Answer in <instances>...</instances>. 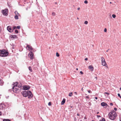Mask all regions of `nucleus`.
Instances as JSON below:
<instances>
[{
    "mask_svg": "<svg viewBox=\"0 0 121 121\" xmlns=\"http://www.w3.org/2000/svg\"><path fill=\"white\" fill-rule=\"evenodd\" d=\"M22 95L24 97H26L28 96L29 98H31L33 96L32 93L30 91H24L22 92Z\"/></svg>",
    "mask_w": 121,
    "mask_h": 121,
    "instance_id": "obj_1",
    "label": "nucleus"
},
{
    "mask_svg": "<svg viewBox=\"0 0 121 121\" xmlns=\"http://www.w3.org/2000/svg\"><path fill=\"white\" fill-rule=\"evenodd\" d=\"M117 115L116 113L114 111L110 112L108 114L109 118L112 120H114L115 119Z\"/></svg>",
    "mask_w": 121,
    "mask_h": 121,
    "instance_id": "obj_2",
    "label": "nucleus"
},
{
    "mask_svg": "<svg viewBox=\"0 0 121 121\" xmlns=\"http://www.w3.org/2000/svg\"><path fill=\"white\" fill-rule=\"evenodd\" d=\"M8 52L6 51V50H0V56L2 57H5L8 55Z\"/></svg>",
    "mask_w": 121,
    "mask_h": 121,
    "instance_id": "obj_3",
    "label": "nucleus"
},
{
    "mask_svg": "<svg viewBox=\"0 0 121 121\" xmlns=\"http://www.w3.org/2000/svg\"><path fill=\"white\" fill-rule=\"evenodd\" d=\"M16 85H14L12 88L13 91L14 92L18 93L20 91V90L17 88V87L16 86Z\"/></svg>",
    "mask_w": 121,
    "mask_h": 121,
    "instance_id": "obj_4",
    "label": "nucleus"
},
{
    "mask_svg": "<svg viewBox=\"0 0 121 121\" xmlns=\"http://www.w3.org/2000/svg\"><path fill=\"white\" fill-rule=\"evenodd\" d=\"M101 63L102 65L104 66H105L107 68L108 67L107 64L105 61L104 58L103 57H101Z\"/></svg>",
    "mask_w": 121,
    "mask_h": 121,
    "instance_id": "obj_5",
    "label": "nucleus"
},
{
    "mask_svg": "<svg viewBox=\"0 0 121 121\" xmlns=\"http://www.w3.org/2000/svg\"><path fill=\"white\" fill-rule=\"evenodd\" d=\"M8 9H6L4 10H2V12L3 14L5 16H7L8 15Z\"/></svg>",
    "mask_w": 121,
    "mask_h": 121,
    "instance_id": "obj_6",
    "label": "nucleus"
},
{
    "mask_svg": "<svg viewBox=\"0 0 121 121\" xmlns=\"http://www.w3.org/2000/svg\"><path fill=\"white\" fill-rule=\"evenodd\" d=\"M33 53L32 52H30L29 53L28 56L29 57H30V59L32 60L33 59Z\"/></svg>",
    "mask_w": 121,
    "mask_h": 121,
    "instance_id": "obj_7",
    "label": "nucleus"
},
{
    "mask_svg": "<svg viewBox=\"0 0 121 121\" xmlns=\"http://www.w3.org/2000/svg\"><path fill=\"white\" fill-rule=\"evenodd\" d=\"M10 38L12 39H14L17 38V37L16 35H12L10 36Z\"/></svg>",
    "mask_w": 121,
    "mask_h": 121,
    "instance_id": "obj_8",
    "label": "nucleus"
},
{
    "mask_svg": "<svg viewBox=\"0 0 121 121\" xmlns=\"http://www.w3.org/2000/svg\"><path fill=\"white\" fill-rule=\"evenodd\" d=\"M30 87L29 86L25 85L23 86V89L24 90H27L30 89Z\"/></svg>",
    "mask_w": 121,
    "mask_h": 121,
    "instance_id": "obj_9",
    "label": "nucleus"
},
{
    "mask_svg": "<svg viewBox=\"0 0 121 121\" xmlns=\"http://www.w3.org/2000/svg\"><path fill=\"white\" fill-rule=\"evenodd\" d=\"M5 106V105L3 104H0V109L3 110Z\"/></svg>",
    "mask_w": 121,
    "mask_h": 121,
    "instance_id": "obj_10",
    "label": "nucleus"
},
{
    "mask_svg": "<svg viewBox=\"0 0 121 121\" xmlns=\"http://www.w3.org/2000/svg\"><path fill=\"white\" fill-rule=\"evenodd\" d=\"M7 30L10 32H11L13 31L11 30L10 26H9L7 27Z\"/></svg>",
    "mask_w": 121,
    "mask_h": 121,
    "instance_id": "obj_11",
    "label": "nucleus"
},
{
    "mask_svg": "<svg viewBox=\"0 0 121 121\" xmlns=\"http://www.w3.org/2000/svg\"><path fill=\"white\" fill-rule=\"evenodd\" d=\"M27 47H28V48L29 49V51L32 50L33 49L32 48L31 46L29 45H27L26 48Z\"/></svg>",
    "mask_w": 121,
    "mask_h": 121,
    "instance_id": "obj_12",
    "label": "nucleus"
},
{
    "mask_svg": "<svg viewBox=\"0 0 121 121\" xmlns=\"http://www.w3.org/2000/svg\"><path fill=\"white\" fill-rule=\"evenodd\" d=\"M88 68L90 69L91 71H92L93 70L94 68L92 65H90L88 67Z\"/></svg>",
    "mask_w": 121,
    "mask_h": 121,
    "instance_id": "obj_13",
    "label": "nucleus"
},
{
    "mask_svg": "<svg viewBox=\"0 0 121 121\" xmlns=\"http://www.w3.org/2000/svg\"><path fill=\"white\" fill-rule=\"evenodd\" d=\"M101 105L102 106H104L107 105V104L104 102H102L101 103Z\"/></svg>",
    "mask_w": 121,
    "mask_h": 121,
    "instance_id": "obj_14",
    "label": "nucleus"
},
{
    "mask_svg": "<svg viewBox=\"0 0 121 121\" xmlns=\"http://www.w3.org/2000/svg\"><path fill=\"white\" fill-rule=\"evenodd\" d=\"M65 102V99H63L62 100L61 102V104L63 105L64 104Z\"/></svg>",
    "mask_w": 121,
    "mask_h": 121,
    "instance_id": "obj_15",
    "label": "nucleus"
},
{
    "mask_svg": "<svg viewBox=\"0 0 121 121\" xmlns=\"http://www.w3.org/2000/svg\"><path fill=\"white\" fill-rule=\"evenodd\" d=\"M14 18L16 19H18V15H16L14 17Z\"/></svg>",
    "mask_w": 121,
    "mask_h": 121,
    "instance_id": "obj_16",
    "label": "nucleus"
},
{
    "mask_svg": "<svg viewBox=\"0 0 121 121\" xmlns=\"http://www.w3.org/2000/svg\"><path fill=\"white\" fill-rule=\"evenodd\" d=\"M13 85L14 86V85H16V86L17 87V85L18 84V83L17 82H16L15 83H13Z\"/></svg>",
    "mask_w": 121,
    "mask_h": 121,
    "instance_id": "obj_17",
    "label": "nucleus"
},
{
    "mask_svg": "<svg viewBox=\"0 0 121 121\" xmlns=\"http://www.w3.org/2000/svg\"><path fill=\"white\" fill-rule=\"evenodd\" d=\"M3 84V81L2 80H0V85L1 86H2V85Z\"/></svg>",
    "mask_w": 121,
    "mask_h": 121,
    "instance_id": "obj_18",
    "label": "nucleus"
},
{
    "mask_svg": "<svg viewBox=\"0 0 121 121\" xmlns=\"http://www.w3.org/2000/svg\"><path fill=\"white\" fill-rule=\"evenodd\" d=\"M14 13L16 15H19L18 13V12L17 11H15L14 12Z\"/></svg>",
    "mask_w": 121,
    "mask_h": 121,
    "instance_id": "obj_19",
    "label": "nucleus"
},
{
    "mask_svg": "<svg viewBox=\"0 0 121 121\" xmlns=\"http://www.w3.org/2000/svg\"><path fill=\"white\" fill-rule=\"evenodd\" d=\"M30 72H32V69L31 68V67L30 66H29L28 68Z\"/></svg>",
    "mask_w": 121,
    "mask_h": 121,
    "instance_id": "obj_20",
    "label": "nucleus"
},
{
    "mask_svg": "<svg viewBox=\"0 0 121 121\" xmlns=\"http://www.w3.org/2000/svg\"><path fill=\"white\" fill-rule=\"evenodd\" d=\"M112 16V17L113 18H115L116 17V15L115 14H113Z\"/></svg>",
    "mask_w": 121,
    "mask_h": 121,
    "instance_id": "obj_21",
    "label": "nucleus"
},
{
    "mask_svg": "<svg viewBox=\"0 0 121 121\" xmlns=\"http://www.w3.org/2000/svg\"><path fill=\"white\" fill-rule=\"evenodd\" d=\"M73 94L72 92L70 93H69V95L70 96H72Z\"/></svg>",
    "mask_w": 121,
    "mask_h": 121,
    "instance_id": "obj_22",
    "label": "nucleus"
},
{
    "mask_svg": "<svg viewBox=\"0 0 121 121\" xmlns=\"http://www.w3.org/2000/svg\"><path fill=\"white\" fill-rule=\"evenodd\" d=\"M22 85L21 84L20 85H19L18 86H17V88H19L20 89H19L20 90L21 89V87Z\"/></svg>",
    "mask_w": 121,
    "mask_h": 121,
    "instance_id": "obj_23",
    "label": "nucleus"
},
{
    "mask_svg": "<svg viewBox=\"0 0 121 121\" xmlns=\"http://www.w3.org/2000/svg\"><path fill=\"white\" fill-rule=\"evenodd\" d=\"M3 121H11L9 119H4L3 120Z\"/></svg>",
    "mask_w": 121,
    "mask_h": 121,
    "instance_id": "obj_24",
    "label": "nucleus"
},
{
    "mask_svg": "<svg viewBox=\"0 0 121 121\" xmlns=\"http://www.w3.org/2000/svg\"><path fill=\"white\" fill-rule=\"evenodd\" d=\"M56 56L57 57H59V54L57 52L56 53Z\"/></svg>",
    "mask_w": 121,
    "mask_h": 121,
    "instance_id": "obj_25",
    "label": "nucleus"
},
{
    "mask_svg": "<svg viewBox=\"0 0 121 121\" xmlns=\"http://www.w3.org/2000/svg\"><path fill=\"white\" fill-rule=\"evenodd\" d=\"M85 24H87L88 23V22L87 21H85L84 23Z\"/></svg>",
    "mask_w": 121,
    "mask_h": 121,
    "instance_id": "obj_26",
    "label": "nucleus"
},
{
    "mask_svg": "<svg viewBox=\"0 0 121 121\" xmlns=\"http://www.w3.org/2000/svg\"><path fill=\"white\" fill-rule=\"evenodd\" d=\"M107 29L106 28H105L104 29V31L105 32H107Z\"/></svg>",
    "mask_w": 121,
    "mask_h": 121,
    "instance_id": "obj_27",
    "label": "nucleus"
},
{
    "mask_svg": "<svg viewBox=\"0 0 121 121\" xmlns=\"http://www.w3.org/2000/svg\"><path fill=\"white\" fill-rule=\"evenodd\" d=\"M100 121H105L104 118H103L101 120H100Z\"/></svg>",
    "mask_w": 121,
    "mask_h": 121,
    "instance_id": "obj_28",
    "label": "nucleus"
},
{
    "mask_svg": "<svg viewBox=\"0 0 121 121\" xmlns=\"http://www.w3.org/2000/svg\"><path fill=\"white\" fill-rule=\"evenodd\" d=\"M104 94H106L107 95H109V93H108V92H105L104 93Z\"/></svg>",
    "mask_w": 121,
    "mask_h": 121,
    "instance_id": "obj_29",
    "label": "nucleus"
},
{
    "mask_svg": "<svg viewBox=\"0 0 121 121\" xmlns=\"http://www.w3.org/2000/svg\"><path fill=\"white\" fill-rule=\"evenodd\" d=\"M51 102H49L48 103V105H49V106H51Z\"/></svg>",
    "mask_w": 121,
    "mask_h": 121,
    "instance_id": "obj_30",
    "label": "nucleus"
},
{
    "mask_svg": "<svg viewBox=\"0 0 121 121\" xmlns=\"http://www.w3.org/2000/svg\"><path fill=\"white\" fill-rule=\"evenodd\" d=\"M52 15L53 16H55V13L54 12H53L52 13Z\"/></svg>",
    "mask_w": 121,
    "mask_h": 121,
    "instance_id": "obj_31",
    "label": "nucleus"
},
{
    "mask_svg": "<svg viewBox=\"0 0 121 121\" xmlns=\"http://www.w3.org/2000/svg\"><path fill=\"white\" fill-rule=\"evenodd\" d=\"M84 3L85 4H87L88 3L87 1V0H85L84 2Z\"/></svg>",
    "mask_w": 121,
    "mask_h": 121,
    "instance_id": "obj_32",
    "label": "nucleus"
},
{
    "mask_svg": "<svg viewBox=\"0 0 121 121\" xmlns=\"http://www.w3.org/2000/svg\"><path fill=\"white\" fill-rule=\"evenodd\" d=\"M118 96L121 99V96H120V95L119 94H118Z\"/></svg>",
    "mask_w": 121,
    "mask_h": 121,
    "instance_id": "obj_33",
    "label": "nucleus"
},
{
    "mask_svg": "<svg viewBox=\"0 0 121 121\" xmlns=\"http://www.w3.org/2000/svg\"><path fill=\"white\" fill-rule=\"evenodd\" d=\"M16 27L18 29H19L20 28V26H17Z\"/></svg>",
    "mask_w": 121,
    "mask_h": 121,
    "instance_id": "obj_34",
    "label": "nucleus"
},
{
    "mask_svg": "<svg viewBox=\"0 0 121 121\" xmlns=\"http://www.w3.org/2000/svg\"><path fill=\"white\" fill-rule=\"evenodd\" d=\"M15 33H18V31L17 30H15Z\"/></svg>",
    "mask_w": 121,
    "mask_h": 121,
    "instance_id": "obj_35",
    "label": "nucleus"
},
{
    "mask_svg": "<svg viewBox=\"0 0 121 121\" xmlns=\"http://www.w3.org/2000/svg\"><path fill=\"white\" fill-rule=\"evenodd\" d=\"M80 73L82 74H83V73L82 72V71H81L80 72Z\"/></svg>",
    "mask_w": 121,
    "mask_h": 121,
    "instance_id": "obj_36",
    "label": "nucleus"
},
{
    "mask_svg": "<svg viewBox=\"0 0 121 121\" xmlns=\"http://www.w3.org/2000/svg\"><path fill=\"white\" fill-rule=\"evenodd\" d=\"M16 28H17V27L16 26H14L13 27V28L14 29H15Z\"/></svg>",
    "mask_w": 121,
    "mask_h": 121,
    "instance_id": "obj_37",
    "label": "nucleus"
},
{
    "mask_svg": "<svg viewBox=\"0 0 121 121\" xmlns=\"http://www.w3.org/2000/svg\"><path fill=\"white\" fill-rule=\"evenodd\" d=\"M88 92L89 93H91V91L90 90L88 91Z\"/></svg>",
    "mask_w": 121,
    "mask_h": 121,
    "instance_id": "obj_38",
    "label": "nucleus"
},
{
    "mask_svg": "<svg viewBox=\"0 0 121 121\" xmlns=\"http://www.w3.org/2000/svg\"><path fill=\"white\" fill-rule=\"evenodd\" d=\"M117 109V108H114V110L115 111H116Z\"/></svg>",
    "mask_w": 121,
    "mask_h": 121,
    "instance_id": "obj_39",
    "label": "nucleus"
},
{
    "mask_svg": "<svg viewBox=\"0 0 121 121\" xmlns=\"http://www.w3.org/2000/svg\"><path fill=\"white\" fill-rule=\"evenodd\" d=\"M110 105L111 106H112L113 105V104L112 103H110Z\"/></svg>",
    "mask_w": 121,
    "mask_h": 121,
    "instance_id": "obj_40",
    "label": "nucleus"
},
{
    "mask_svg": "<svg viewBox=\"0 0 121 121\" xmlns=\"http://www.w3.org/2000/svg\"><path fill=\"white\" fill-rule=\"evenodd\" d=\"M97 117H100V116L99 115H97Z\"/></svg>",
    "mask_w": 121,
    "mask_h": 121,
    "instance_id": "obj_41",
    "label": "nucleus"
},
{
    "mask_svg": "<svg viewBox=\"0 0 121 121\" xmlns=\"http://www.w3.org/2000/svg\"><path fill=\"white\" fill-rule=\"evenodd\" d=\"M80 8L79 7L78 8H77V9L78 10H80Z\"/></svg>",
    "mask_w": 121,
    "mask_h": 121,
    "instance_id": "obj_42",
    "label": "nucleus"
},
{
    "mask_svg": "<svg viewBox=\"0 0 121 121\" xmlns=\"http://www.w3.org/2000/svg\"><path fill=\"white\" fill-rule=\"evenodd\" d=\"M74 93L75 94V95H77V93L76 92H74Z\"/></svg>",
    "mask_w": 121,
    "mask_h": 121,
    "instance_id": "obj_43",
    "label": "nucleus"
},
{
    "mask_svg": "<svg viewBox=\"0 0 121 121\" xmlns=\"http://www.w3.org/2000/svg\"><path fill=\"white\" fill-rule=\"evenodd\" d=\"M88 60V59L87 58H85V60Z\"/></svg>",
    "mask_w": 121,
    "mask_h": 121,
    "instance_id": "obj_44",
    "label": "nucleus"
},
{
    "mask_svg": "<svg viewBox=\"0 0 121 121\" xmlns=\"http://www.w3.org/2000/svg\"><path fill=\"white\" fill-rule=\"evenodd\" d=\"M95 79L96 80H97V77H95Z\"/></svg>",
    "mask_w": 121,
    "mask_h": 121,
    "instance_id": "obj_45",
    "label": "nucleus"
},
{
    "mask_svg": "<svg viewBox=\"0 0 121 121\" xmlns=\"http://www.w3.org/2000/svg\"><path fill=\"white\" fill-rule=\"evenodd\" d=\"M95 99H98V98H97V97H95Z\"/></svg>",
    "mask_w": 121,
    "mask_h": 121,
    "instance_id": "obj_46",
    "label": "nucleus"
},
{
    "mask_svg": "<svg viewBox=\"0 0 121 121\" xmlns=\"http://www.w3.org/2000/svg\"><path fill=\"white\" fill-rule=\"evenodd\" d=\"M77 115L78 116H79V114L78 113L77 114Z\"/></svg>",
    "mask_w": 121,
    "mask_h": 121,
    "instance_id": "obj_47",
    "label": "nucleus"
},
{
    "mask_svg": "<svg viewBox=\"0 0 121 121\" xmlns=\"http://www.w3.org/2000/svg\"><path fill=\"white\" fill-rule=\"evenodd\" d=\"M120 121H121V117L120 119Z\"/></svg>",
    "mask_w": 121,
    "mask_h": 121,
    "instance_id": "obj_48",
    "label": "nucleus"
},
{
    "mask_svg": "<svg viewBox=\"0 0 121 121\" xmlns=\"http://www.w3.org/2000/svg\"><path fill=\"white\" fill-rule=\"evenodd\" d=\"M99 113V112H97V114H98Z\"/></svg>",
    "mask_w": 121,
    "mask_h": 121,
    "instance_id": "obj_49",
    "label": "nucleus"
},
{
    "mask_svg": "<svg viewBox=\"0 0 121 121\" xmlns=\"http://www.w3.org/2000/svg\"><path fill=\"white\" fill-rule=\"evenodd\" d=\"M76 70H78V68H77L76 69Z\"/></svg>",
    "mask_w": 121,
    "mask_h": 121,
    "instance_id": "obj_50",
    "label": "nucleus"
},
{
    "mask_svg": "<svg viewBox=\"0 0 121 121\" xmlns=\"http://www.w3.org/2000/svg\"><path fill=\"white\" fill-rule=\"evenodd\" d=\"M83 88H82V91H83Z\"/></svg>",
    "mask_w": 121,
    "mask_h": 121,
    "instance_id": "obj_51",
    "label": "nucleus"
},
{
    "mask_svg": "<svg viewBox=\"0 0 121 121\" xmlns=\"http://www.w3.org/2000/svg\"><path fill=\"white\" fill-rule=\"evenodd\" d=\"M77 18L78 19H79L78 17H77Z\"/></svg>",
    "mask_w": 121,
    "mask_h": 121,
    "instance_id": "obj_52",
    "label": "nucleus"
},
{
    "mask_svg": "<svg viewBox=\"0 0 121 121\" xmlns=\"http://www.w3.org/2000/svg\"><path fill=\"white\" fill-rule=\"evenodd\" d=\"M1 115V112H0V115Z\"/></svg>",
    "mask_w": 121,
    "mask_h": 121,
    "instance_id": "obj_53",
    "label": "nucleus"
},
{
    "mask_svg": "<svg viewBox=\"0 0 121 121\" xmlns=\"http://www.w3.org/2000/svg\"><path fill=\"white\" fill-rule=\"evenodd\" d=\"M110 3L111 4L112 3V2H110Z\"/></svg>",
    "mask_w": 121,
    "mask_h": 121,
    "instance_id": "obj_54",
    "label": "nucleus"
},
{
    "mask_svg": "<svg viewBox=\"0 0 121 121\" xmlns=\"http://www.w3.org/2000/svg\"><path fill=\"white\" fill-rule=\"evenodd\" d=\"M120 89L121 90V88H120Z\"/></svg>",
    "mask_w": 121,
    "mask_h": 121,
    "instance_id": "obj_55",
    "label": "nucleus"
},
{
    "mask_svg": "<svg viewBox=\"0 0 121 121\" xmlns=\"http://www.w3.org/2000/svg\"><path fill=\"white\" fill-rule=\"evenodd\" d=\"M108 50H107V52H108Z\"/></svg>",
    "mask_w": 121,
    "mask_h": 121,
    "instance_id": "obj_56",
    "label": "nucleus"
},
{
    "mask_svg": "<svg viewBox=\"0 0 121 121\" xmlns=\"http://www.w3.org/2000/svg\"><path fill=\"white\" fill-rule=\"evenodd\" d=\"M55 4H56V3H55Z\"/></svg>",
    "mask_w": 121,
    "mask_h": 121,
    "instance_id": "obj_57",
    "label": "nucleus"
}]
</instances>
